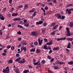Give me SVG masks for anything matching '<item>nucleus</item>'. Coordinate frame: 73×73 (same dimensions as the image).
Instances as JSON below:
<instances>
[{"label": "nucleus", "instance_id": "64", "mask_svg": "<svg viewBox=\"0 0 73 73\" xmlns=\"http://www.w3.org/2000/svg\"><path fill=\"white\" fill-rule=\"evenodd\" d=\"M11 11H14V8H12L11 9Z\"/></svg>", "mask_w": 73, "mask_h": 73}, {"label": "nucleus", "instance_id": "7", "mask_svg": "<svg viewBox=\"0 0 73 73\" xmlns=\"http://www.w3.org/2000/svg\"><path fill=\"white\" fill-rule=\"evenodd\" d=\"M21 51L22 50H24V51H26L27 50V48L25 47H24V46L23 47L21 48Z\"/></svg>", "mask_w": 73, "mask_h": 73}, {"label": "nucleus", "instance_id": "57", "mask_svg": "<svg viewBox=\"0 0 73 73\" xmlns=\"http://www.w3.org/2000/svg\"><path fill=\"white\" fill-rule=\"evenodd\" d=\"M54 69H58V67L57 66H55L54 67Z\"/></svg>", "mask_w": 73, "mask_h": 73}, {"label": "nucleus", "instance_id": "54", "mask_svg": "<svg viewBox=\"0 0 73 73\" xmlns=\"http://www.w3.org/2000/svg\"><path fill=\"white\" fill-rule=\"evenodd\" d=\"M52 52H53V51H52V50H50V51L49 52V54H50V53H52Z\"/></svg>", "mask_w": 73, "mask_h": 73}, {"label": "nucleus", "instance_id": "5", "mask_svg": "<svg viewBox=\"0 0 73 73\" xmlns=\"http://www.w3.org/2000/svg\"><path fill=\"white\" fill-rule=\"evenodd\" d=\"M52 42H53V41L52 40H50L49 42H48L46 43V45H52Z\"/></svg>", "mask_w": 73, "mask_h": 73}, {"label": "nucleus", "instance_id": "8", "mask_svg": "<svg viewBox=\"0 0 73 73\" xmlns=\"http://www.w3.org/2000/svg\"><path fill=\"white\" fill-rule=\"evenodd\" d=\"M43 23V21H39V22H36V25H39V24H42Z\"/></svg>", "mask_w": 73, "mask_h": 73}, {"label": "nucleus", "instance_id": "39", "mask_svg": "<svg viewBox=\"0 0 73 73\" xmlns=\"http://www.w3.org/2000/svg\"><path fill=\"white\" fill-rule=\"evenodd\" d=\"M54 60V59L52 58L51 60L50 61V62L51 63H52V62H53V60Z\"/></svg>", "mask_w": 73, "mask_h": 73}, {"label": "nucleus", "instance_id": "46", "mask_svg": "<svg viewBox=\"0 0 73 73\" xmlns=\"http://www.w3.org/2000/svg\"><path fill=\"white\" fill-rule=\"evenodd\" d=\"M17 33L18 35H21V33L20 31H19L17 32Z\"/></svg>", "mask_w": 73, "mask_h": 73}, {"label": "nucleus", "instance_id": "4", "mask_svg": "<svg viewBox=\"0 0 73 73\" xmlns=\"http://www.w3.org/2000/svg\"><path fill=\"white\" fill-rule=\"evenodd\" d=\"M66 12L67 13H68V14H69V15H70L72 13V12L71 11H70V10L68 9H66Z\"/></svg>", "mask_w": 73, "mask_h": 73}, {"label": "nucleus", "instance_id": "13", "mask_svg": "<svg viewBox=\"0 0 73 73\" xmlns=\"http://www.w3.org/2000/svg\"><path fill=\"white\" fill-rule=\"evenodd\" d=\"M28 4H25L24 5V9H26L28 8Z\"/></svg>", "mask_w": 73, "mask_h": 73}, {"label": "nucleus", "instance_id": "28", "mask_svg": "<svg viewBox=\"0 0 73 73\" xmlns=\"http://www.w3.org/2000/svg\"><path fill=\"white\" fill-rule=\"evenodd\" d=\"M13 62V61H12V60H9V61H8V63H9V64H11V63H12V62Z\"/></svg>", "mask_w": 73, "mask_h": 73}, {"label": "nucleus", "instance_id": "53", "mask_svg": "<svg viewBox=\"0 0 73 73\" xmlns=\"http://www.w3.org/2000/svg\"><path fill=\"white\" fill-rule=\"evenodd\" d=\"M14 48H15V47L13 46H12L11 48V49H12V50H13L14 49Z\"/></svg>", "mask_w": 73, "mask_h": 73}, {"label": "nucleus", "instance_id": "2", "mask_svg": "<svg viewBox=\"0 0 73 73\" xmlns=\"http://www.w3.org/2000/svg\"><path fill=\"white\" fill-rule=\"evenodd\" d=\"M55 16L57 17H58V19H61V15L59 13H57L55 14Z\"/></svg>", "mask_w": 73, "mask_h": 73}, {"label": "nucleus", "instance_id": "60", "mask_svg": "<svg viewBox=\"0 0 73 73\" xmlns=\"http://www.w3.org/2000/svg\"><path fill=\"white\" fill-rule=\"evenodd\" d=\"M18 40H19V41H21V39L20 38H18Z\"/></svg>", "mask_w": 73, "mask_h": 73}, {"label": "nucleus", "instance_id": "33", "mask_svg": "<svg viewBox=\"0 0 73 73\" xmlns=\"http://www.w3.org/2000/svg\"><path fill=\"white\" fill-rule=\"evenodd\" d=\"M47 25V24H46V23H44L43 24V27H46Z\"/></svg>", "mask_w": 73, "mask_h": 73}, {"label": "nucleus", "instance_id": "14", "mask_svg": "<svg viewBox=\"0 0 73 73\" xmlns=\"http://www.w3.org/2000/svg\"><path fill=\"white\" fill-rule=\"evenodd\" d=\"M66 40L68 41H72L73 40V38H66Z\"/></svg>", "mask_w": 73, "mask_h": 73}, {"label": "nucleus", "instance_id": "41", "mask_svg": "<svg viewBox=\"0 0 73 73\" xmlns=\"http://www.w3.org/2000/svg\"><path fill=\"white\" fill-rule=\"evenodd\" d=\"M13 0H9V3L10 4H12V2Z\"/></svg>", "mask_w": 73, "mask_h": 73}, {"label": "nucleus", "instance_id": "27", "mask_svg": "<svg viewBox=\"0 0 73 73\" xmlns=\"http://www.w3.org/2000/svg\"><path fill=\"white\" fill-rule=\"evenodd\" d=\"M23 72L24 73H28V72H29V70H25V71H23Z\"/></svg>", "mask_w": 73, "mask_h": 73}, {"label": "nucleus", "instance_id": "23", "mask_svg": "<svg viewBox=\"0 0 73 73\" xmlns=\"http://www.w3.org/2000/svg\"><path fill=\"white\" fill-rule=\"evenodd\" d=\"M68 64L69 65H72L73 64V61H71L69 62H68Z\"/></svg>", "mask_w": 73, "mask_h": 73}, {"label": "nucleus", "instance_id": "52", "mask_svg": "<svg viewBox=\"0 0 73 73\" xmlns=\"http://www.w3.org/2000/svg\"><path fill=\"white\" fill-rule=\"evenodd\" d=\"M64 19H65V16H62V19L63 20Z\"/></svg>", "mask_w": 73, "mask_h": 73}, {"label": "nucleus", "instance_id": "21", "mask_svg": "<svg viewBox=\"0 0 73 73\" xmlns=\"http://www.w3.org/2000/svg\"><path fill=\"white\" fill-rule=\"evenodd\" d=\"M71 47L70 46V43H69L68 46H67V48H70Z\"/></svg>", "mask_w": 73, "mask_h": 73}, {"label": "nucleus", "instance_id": "40", "mask_svg": "<svg viewBox=\"0 0 73 73\" xmlns=\"http://www.w3.org/2000/svg\"><path fill=\"white\" fill-rule=\"evenodd\" d=\"M66 29L67 30V32H69L70 31H69V29L68 28H66Z\"/></svg>", "mask_w": 73, "mask_h": 73}, {"label": "nucleus", "instance_id": "49", "mask_svg": "<svg viewBox=\"0 0 73 73\" xmlns=\"http://www.w3.org/2000/svg\"><path fill=\"white\" fill-rule=\"evenodd\" d=\"M37 65H39L40 64V61H38V62H37Z\"/></svg>", "mask_w": 73, "mask_h": 73}, {"label": "nucleus", "instance_id": "58", "mask_svg": "<svg viewBox=\"0 0 73 73\" xmlns=\"http://www.w3.org/2000/svg\"><path fill=\"white\" fill-rule=\"evenodd\" d=\"M36 16V14H33V15L32 16V17H33L34 16Z\"/></svg>", "mask_w": 73, "mask_h": 73}, {"label": "nucleus", "instance_id": "18", "mask_svg": "<svg viewBox=\"0 0 73 73\" xmlns=\"http://www.w3.org/2000/svg\"><path fill=\"white\" fill-rule=\"evenodd\" d=\"M18 15V14L17 13H13L12 14V16H17Z\"/></svg>", "mask_w": 73, "mask_h": 73}, {"label": "nucleus", "instance_id": "32", "mask_svg": "<svg viewBox=\"0 0 73 73\" xmlns=\"http://www.w3.org/2000/svg\"><path fill=\"white\" fill-rule=\"evenodd\" d=\"M70 27H73V23H70Z\"/></svg>", "mask_w": 73, "mask_h": 73}, {"label": "nucleus", "instance_id": "51", "mask_svg": "<svg viewBox=\"0 0 73 73\" xmlns=\"http://www.w3.org/2000/svg\"><path fill=\"white\" fill-rule=\"evenodd\" d=\"M24 23H27V20H26V19H25L24 21Z\"/></svg>", "mask_w": 73, "mask_h": 73}, {"label": "nucleus", "instance_id": "48", "mask_svg": "<svg viewBox=\"0 0 73 73\" xmlns=\"http://www.w3.org/2000/svg\"><path fill=\"white\" fill-rule=\"evenodd\" d=\"M44 9H45L46 10H48V7H47V6H46V7H45L44 8Z\"/></svg>", "mask_w": 73, "mask_h": 73}, {"label": "nucleus", "instance_id": "17", "mask_svg": "<svg viewBox=\"0 0 73 73\" xmlns=\"http://www.w3.org/2000/svg\"><path fill=\"white\" fill-rule=\"evenodd\" d=\"M56 23H52L50 25V27H54L55 25H56Z\"/></svg>", "mask_w": 73, "mask_h": 73}, {"label": "nucleus", "instance_id": "43", "mask_svg": "<svg viewBox=\"0 0 73 73\" xmlns=\"http://www.w3.org/2000/svg\"><path fill=\"white\" fill-rule=\"evenodd\" d=\"M38 44V43L37 42H35L34 43V44L35 45H36Z\"/></svg>", "mask_w": 73, "mask_h": 73}, {"label": "nucleus", "instance_id": "62", "mask_svg": "<svg viewBox=\"0 0 73 73\" xmlns=\"http://www.w3.org/2000/svg\"><path fill=\"white\" fill-rule=\"evenodd\" d=\"M34 65H37V62H36V63H34Z\"/></svg>", "mask_w": 73, "mask_h": 73}, {"label": "nucleus", "instance_id": "59", "mask_svg": "<svg viewBox=\"0 0 73 73\" xmlns=\"http://www.w3.org/2000/svg\"><path fill=\"white\" fill-rule=\"evenodd\" d=\"M3 52L5 53H7V50H6V49H4L3 50Z\"/></svg>", "mask_w": 73, "mask_h": 73}, {"label": "nucleus", "instance_id": "61", "mask_svg": "<svg viewBox=\"0 0 73 73\" xmlns=\"http://www.w3.org/2000/svg\"><path fill=\"white\" fill-rule=\"evenodd\" d=\"M51 35H55V34L54 33V32L51 33Z\"/></svg>", "mask_w": 73, "mask_h": 73}, {"label": "nucleus", "instance_id": "25", "mask_svg": "<svg viewBox=\"0 0 73 73\" xmlns=\"http://www.w3.org/2000/svg\"><path fill=\"white\" fill-rule=\"evenodd\" d=\"M18 27H19V28H24V27H23L22 26H21L20 25H17Z\"/></svg>", "mask_w": 73, "mask_h": 73}, {"label": "nucleus", "instance_id": "50", "mask_svg": "<svg viewBox=\"0 0 73 73\" xmlns=\"http://www.w3.org/2000/svg\"><path fill=\"white\" fill-rule=\"evenodd\" d=\"M53 1L54 3H57V1L56 0H53Z\"/></svg>", "mask_w": 73, "mask_h": 73}, {"label": "nucleus", "instance_id": "45", "mask_svg": "<svg viewBox=\"0 0 73 73\" xmlns=\"http://www.w3.org/2000/svg\"><path fill=\"white\" fill-rule=\"evenodd\" d=\"M28 67L29 68H32V66L31 65H29L28 66Z\"/></svg>", "mask_w": 73, "mask_h": 73}, {"label": "nucleus", "instance_id": "10", "mask_svg": "<svg viewBox=\"0 0 73 73\" xmlns=\"http://www.w3.org/2000/svg\"><path fill=\"white\" fill-rule=\"evenodd\" d=\"M38 42H39V45L40 46L41 45V44L42 43V42H41V41H40V38H38Z\"/></svg>", "mask_w": 73, "mask_h": 73}, {"label": "nucleus", "instance_id": "11", "mask_svg": "<svg viewBox=\"0 0 73 73\" xmlns=\"http://www.w3.org/2000/svg\"><path fill=\"white\" fill-rule=\"evenodd\" d=\"M25 62V60H24V59H23L21 60H20V63L21 64L22 63H24Z\"/></svg>", "mask_w": 73, "mask_h": 73}, {"label": "nucleus", "instance_id": "16", "mask_svg": "<svg viewBox=\"0 0 73 73\" xmlns=\"http://www.w3.org/2000/svg\"><path fill=\"white\" fill-rule=\"evenodd\" d=\"M35 49H36V48H33L32 49L30 50V51L31 52H35Z\"/></svg>", "mask_w": 73, "mask_h": 73}, {"label": "nucleus", "instance_id": "55", "mask_svg": "<svg viewBox=\"0 0 73 73\" xmlns=\"http://www.w3.org/2000/svg\"><path fill=\"white\" fill-rule=\"evenodd\" d=\"M6 53H3L2 54V55L3 56H6Z\"/></svg>", "mask_w": 73, "mask_h": 73}, {"label": "nucleus", "instance_id": "63", "mask_svg": "<svg viewBox=\"0 0 73 73\" xmlns=\"http://www.w3.org/2000/svg\"><path fill=\"white\" fill-rule=\"evenodd\" d=\"M48 5H52V3H50L49 4H48Z\"/></svg>", "mask_w": 73, "mask_h": 73}, {"label": "nucleus", "instance_id": "24", "mask_svg": "<svg viewBox=\"0 0 73 73\" xmlns=\"http://www.w3.org/2000/svg\"><path fill=\"white\" fill-rule=\"evenodd\" d=\"M23 7V6L21 5L20 6L17 7V9H20V8H22Z\"/></svg>", "mask_w": 73, "mask_h": 73}, {"label": "nucleus", "instance_id": "20", "mask_svg": "<svg viewBox=\"0 0 73 73\" xmlns=\"http://www.w3.org/2000/svg\"><path fill=\"white\" fill-rule=\"evenodd\" d=\"M58 25H57L56 26L54 27L52 29H57V27H58Z\"/></svg>", "mask_w": 73, "mask_h": 73}, {"label": "nucleus", "instance_id": "44", "mask_svg": "<svg viewBox=\"0 0 73 73\" xmlns=\"http://www.w3.org/2000/svg\"><path fill=\"white\" fill-rule=\"evenodd\" d=\"M16 57H19L20 56V54H16Z\"/></svg>", "mask_w": 73, "mask_h": 73}, {"label": "nucleus", "instance_id": "3", "mask_svg": "<svg viewBox=\"0 0 73 73\" xmlns=\"http://www.w3.org/2000/svg\"><path fill=\"white\" fill-rule=\"evenodd\" d=\"M23 19H21V18H14L13 19V21H20L23 20Z\"/></svg>", "mask_w": 73, "mask_h": 73}, {"label": "nucleus", "instance_id": "31", "mask_svg": "<svg viewBox=\"0 0 73 73\" xmlns=\"http://www.w3.org/2000/svg\"><path fill=\"white\" fill-rule=\"evenodd\" d=\"M28 25H29V24L28 23H25L24 25V26L26 27H28Z\"/></svg>", "mask_w": 73, "mask_h": 73}, {"label": "nucleus", "instance_id": "19", "mask_svg": "<svg viewBox=\"0 0 73 73\" xmlns=\"http://www.w3.org/2000/svg\"><path fill=\"white\" fill-rule=\"evenodd\" d=\"M21 58L20 57L16 59L15 60V61H17V62H19L20 61V60H21Z\"/></svg>", "mask_w": 73, "mask_h": 73}, {"label": "nucleus", "instance_id": "35", "mask_svg": "<svg viewBox=\"0 0 73 73\" xmlns=\"http://www.w3.org/2000/svg\"><path fill=\"white\" fill-rule=\"evenodd\" d=\"M59 61H56V62L55 63L56 64H57V65H59Z\"/></svg>", "mask_w": 73, "mask_h": 73}, {"label": "nucleus", "instance_id": "6", "mask_svg": "<svg viewBox=\"0 0 73 73\" xmlns=\"http://www.w3.org/2000/svg\"><path fill=\"white\" fill-rule=\"evenodd\" d=\"M31 33V35L33 36H34L35 37H36V36H37V33L35 32H33Z\"/></svg>", "mask_w": 73, "mask_h": 73}, {"label": "nucleus", "instance_id": "1", "mask_svg": "<svg viewBox=\"0 0 73 73\" xmlns=\"http://www.w3.org/2000/svg\"><path fill=\"white\" fill-rule=\"evenodd\" d=\"M9 67H7L6 68L5 70V69H3V72L4 73H8L9 72Z\"/></svg>", "mask_w": 73, "mask_h": 73}, {"label": "nucleus", "instance_id": "9", "mask_svg": "<svg viewBox=\"0 0 73 73\" xmlns=\"http://www.w3.org/2000/svg\"><path fill=\"white\" fill-rule=\"evenodd\" d=\"M0 19L1 20H4L5 19L4 17L1 14H0Z\"/></svg>", "mask_w": 73, "mask_h": 73}, {"label": "nucleus", "instance_id": "22", "mask_svg": "<svg viewBox=\"0 0 73 73\" xmlns=\"http://www.w3.org/2000/svg\"><path fill=\"white\" fill-rule=\"evenodd\" d=\"M40 52H41L40 50L39 49H37L36 50V53H40Z\"/></svg>", "mask_w": 73, "mask_h": 73}, {"label": "nucleus", "instance_id": "56", "mask_svg": "<svg viewBox=\"0 0 73 73\" xmlns=\"http://www.w3.org/2000/svg\"><path fill=\"white\" fill-rule=\"evenodd\" d=\"M11 46L10 45H9L8 46H7V48H8V49H9V48H11Z\"/></svg>", "mask_w": 73, "mask_h": 73}, {"label": "nucleus", "instance_id": "38", "mask_svg": "<svg viewBox=\"0 0 73 73\" xmlns=\"http://www.w3.org/2000/svg\"><path fill=\"white\" fill-rule=\"evenodd\" d=\"M41 62L42 64H45V61L44 60H42Z\"/></svg>", "mask_w": 73, "mask_h": 73}, {"label": "nucleus", "instance_id": "34", "mask_svg": "<svg viewBox=\"0 0 73 73\" xmlns=\"http://www.w3.org/2000/svg\"><path fill=\"white\" fill-rule=\"evenodd\" d=\"M52 58V57H51L48 56H47V58L48 59H49V60H50V59H51Z\"/></svg>", "mask_w": 73, "mask_h": 73}, {"label": "nucleus", "instance_id": "29", "mask_svg": "<svg viewBox=\"0 0 73 73\" xmlns=\"http://www.w3.org/2000/svg\"><path fill=\"white\" fill-rule=\"evenodd\" d=\"M73 6V5L72 4H70L68 5L66 7H72Z\"/></svg>", "mask_w": 73, "mask_h": 73}, {"label": "nucleus", "instance_id": "36", "mask_svg": "<svg viewBox=\"0 0 73 73\" xmlns=\"http://www.w3.org/2000/svg\"><path fill=\"white\" fill-rule=\"evenodd\" d=\"M47 46H46V45H45L44 46V47H43V48H44V49H46V47H47Z\"/></svg>", "mask_w": 73, "mask_h": 73}, {"label": "nucleus", "instance_id": "37", "mask_svg": "<svg viewBox=\"0 0 73 73\" xmlns=\"http://www.w3.org/2000/svg\"><path fill=\"white\" fill-rule=\"evenodd\" d=\"M44 41L45 42H48V40L46 38H45L44 39Z\"/></svg>", "mask_w": 73, "mask_h": 73}, {"label": "nucleus", "instance_id": "12", "mask_svg": "<svg viewBox=\"0 0 73 73\" xmlns=\"http://www.w3.org/2000/svg\"><path fill=\"white\" fill-rule=\"evenodd\" d=\"M67 33H68L66 34V36H71V34H70V31H68V32Z\"/></svg>", "mask_w": 73, "mask_h": 73}, {"label": "nucleus", "instance_id": "26", "mask_svg": "<svg viewBox=\"0 0 73 73\" xmlns=\"http://www.w3.org/2000/svg\"><path fill=\"white\" fill-rule=\"evenodd\" d=\"M35 11V9H33V10H30L29 11V12H33Z\"/></svg>", "mask_w": 73, "mask_h": 73}, {"label": "nucleus", "instance_id": "47", "mask_svg": "<svg viewBox=\"0 0 73 73\" xmlns=\"http://www.w3.org/2000/svg\"><path fill=\"white\" fill-rule=\"evenodd\" d=\"M61 40H66V37H64V38H61Z\"/></svg>", "mask_w": 73, "mask_h": 73}, {"label": "nucleus", "instance_id": "42", "mask_svg": "<svg viewBox=\"0 0 73 73\" xmlns=\"http://www.w3.org/2000/svg\"><path fill=\"white\" fill-rule=\"evenodd\" d=\"M41 4H42V3H39L36 4L37 5H38V6L39 5H41Z\"/></svg>", "mask_w": 73, "mask_h": 73}, {"label": "nucleus", "instance_id": "15", "mask_svg": "<svg viewBox=\"0 0 73 73\" xmlns=\"http://www.w3.org/2000/svg\"><path fill=\"white\" fill-rule=\"evenodd\" d=\"M53 50H59V47H57L56 48H54L53 49Z\"/></svg>", "mask_w": 73, "mask_h": 73}, {"label": "nucleus", "instance_id": "30", "mask_svg": "<svg viewBox=\"0 0 73 73\" xmlns=\"http://www.w3.org/2000/svg\"><path fill=\"white\" fill-rule=\"evenodd\" d=\"M55 39V40H57V41H60V40H61V38H56Z\"/></svg>", "mask_w": 73, "mask_h": 73}]
</instances>
